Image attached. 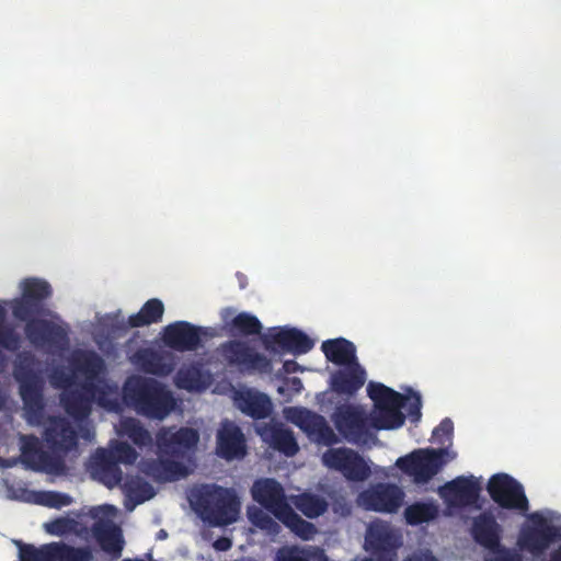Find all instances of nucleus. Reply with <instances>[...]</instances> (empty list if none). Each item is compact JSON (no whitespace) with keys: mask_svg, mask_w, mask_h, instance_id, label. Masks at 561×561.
<instances>
[{"mask_svg":"<svg viewBox=\"0 0 561 561\" xmlns=\"http://www.w3.org/2000/svg\"><path fill=\"white\" fill-rule=\"evenodd\" d=\"M18 289L20 297L0 300V351H18L22 343L16 327L7 322L8 309L15 320L25 322L24 333L33 346L45 351H69V324L55 312L36 318L42 302L53 294L50 284L41 277H26L19 282Z\"/></svg>","mask_w":561,"mask_h":561,"instance_id":"obj_1","label":"nucleus"},{"mask_svg":"<svg viewBox=\"0 0 561 561\" xmlns=\"http://www.w3.org/2000/svg\"><path fill=\"white\" fill-rule=\"evenodd\" d=\"M165 308L159 298L148 299L139 311L125 316L122 309L95 312L93 319L79 321L77 345H94L99 351H113L126 336L128 329L144 328L162 321Z\"/></svg>","mask_w":561,"mask_h":561,"instance_id":"obj_2","label":"nucleus"},{"mask_svg":"<svg viewBox=\"0 0 561 561\" xmlns=\"http://www.w3.org/2000/svg\"><path fill=\"white\" fill-rule=\"evenodd\" d=\"M220 322L213 325L217 331L215 340L224 336L249 337L257 335L265 351H311L317 337L291 325L271 327L263 330V324L256 316L247 311H238L234 307H224L219 310Z\"/></svg>","mask_w":561,"mask_h":561,"instance_id":"obj_3","label":"nucleus"},{"mask_svg":"<svg viewBox=\"0 0 561 561\" xmlns=\"http://www.w3.org/2000/svg\"><path fill=\"white\" fill-rule=\"evenodd\" d=\"M216 333L213 325H197L178 320L164 325L159 336L164 346L173 351H197L214 341Z\"/></svg>","mask_w":561,"mask_h":561,"instance_id":"obj_4","label":"nucleus"},{"mask_svg":"<svg viewBox=\"0 0 561 561\" xmlns=\"http://www.w3.org/2000/svg\"><path fill=\"white\" fill-rule=\"evenodd\" d=\"M130 329L127 330V334L119 342V345L113 351H117L122 345H124L126 351H150L147 347V341L144 333L139 331L129 332Z\"/></svg>","mask_w":561,"mask_h":561,"instance_id":"obj_5","label":"nucleus"},{"mask_svg":"<svg viewBox=\"0 0 561 561\" xmlns=\"http://www.w3.org/2000/svg\"><path fill=\"white\" fill-rule=\"evenodd\" d=\"M321 351H356V346L344 337H337L324 341L321 345Z\"/></svg>","mask_w":561,"mask_h":561,"instance_id":"obj_6","label":"nucleus"},{"mask_svg":"<svg viewBox=\"0 0 561 561\" xmlns=\"http://www.w3.org/2000/svg\"><path fill=\"white\" fill-rule=\"evenodd\" d=\"M238 345H239V343H238V342H236V341H229V342H227V343L224 345V347H228V348H230L229 351H232V348H233L234 346H238ZM222 351H227V350H226V348H224Z\"/></svg>","mask_w":561,"mask_h":561,"instance_id":"obj_7","label":"nucleus"},{"mask_svg":"<svg viewBox=\"0 0 561 561\" xmlns=\"http://www.w3.org/2000/svg\"><path fill=\"white\" fill-rule=\"evenodd\" d=\"M238 279H239V285L241 288H244L245 287V277L241 274H238L237 275Z\"/></svg>","mask_w":561,"mask_h":561,"instance_id":"obj_8","label":"nucleus"}]
</instances>
